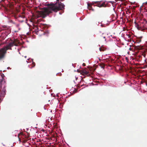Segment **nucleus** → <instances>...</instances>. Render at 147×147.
I'll return each instance as SVG.
<instances>
[{"mask_svg": "<svg viewBox=\"0 0 147 147\" xmlns=\"http://www.w3.org/2000/svg\"><path fill=\"white\" fill-rule=\"evenodd\" d=\"M81 70H77V72H79V73H80V74L81 73Z\"/></svg>", "mask_w": 147, "mask_h": 147, "instance_id": "obj_17", "label": "nucleus"}, {"mask_svg": "<svg viewBox=\"0 0 147 147\" xmlns=\"http://www.w3.org/2000/svg\"><path fill=\"white\" fill-rule=\"evenodd\" d=\"M100 67L102 68H103V69H104V67H105V65H104L103 64V63H101V64H100Z\"/></svg>", "mask_w": 147, "mask_h": 147, "instance_id": "obj_12", "label": "nucleus"}, {"mask_svg": "<svg viewBox=\"0 0 147 147\" xmlns=\"http://www.w3.org/2000/svg\"><path fill=\"white\" fill-rule=\"evenodd\" d=\"M142 55L144 56V57H145V54H144V53H142Z\"/></svg>", "mask_w": 147, "mask_h": 147, "instance_id": "obj_20", "label": "nucleus"}, {"mask_svg": "<svg viewBox=\"0 0 147 147\" xmlns=\"http://www.w3.org/2000/svg\"><path fill=\"white\" fill-rule=\"evenodd\" d=\"M82 65L83 66H86V64L84 63H83V64H82Z\"/></svg>", "mask_w": 147, "mask_h": 147, "instance_id": "obj_18", "label": "nucleus"}, {"mask_svg": "<svg viewBox=\"0 0 147 147\" xmlns=\"http://www.w3.org/2000/svg\"><path fill=\"white\" fill-rule=\"evenodd\" d=\"M106 49V48L103 47H101L99 48V50L100 51H105Z\"/></svg>", "mask_w": 147, "mask_h": 147, "instance_id": "obj_9", "label": "nucleus"}, {"mask_svg": "<svg viewBox=\"0 0 147 147\" xmlns=\"http://www.w3.org/2000/svg\"><path fill=\"white\" fill-rule=\"evenodd\" d=\"M18 135L20 136L24 142H26L27 140L24 139V138H26V137H25V136L22 133L21 134H19Z\"/></svg>", "mask_w": 147, "mask_h": 147, "instance_id": "obj_6", "label": "nucleus"}, {"mask_svg": "<svg viewBox=\"0 0 147 147\" xmlns=\"http://www.w3.org/2000/svg\"><path fill=\"white\" fill-rule=\"evenodd\" d=\"M61 0L62 1V0ZM59 1L57 0L55 3H51L48 4L49 7L47 8H44L42 10L40 11L39 14L40 16L44 18L47 15L52 13V11L57 12L59 10H63L65 9V5Z\"/></svg>", "mask_w": 147, "mask_h": 147, "instance_id": "obj_1", "label": "nucleus"}, {"mask_svg": "<svg viewBox=\"0 0 147 147\" xmlns=\"http://www.w3.org/2000/svg\"><path fill=\"white\" fill-rule=\"evenodd\" d=\"M111 17L113 19V20H115L116 19V18L115 17V16L114 15H113V14L112 15H111Z\"/></svg>", "mask_w": 147, "mask_h": 147, "instance_id": "obj_14", "label": "nucleus"}, {"mask_svg": "<svg viewBox=\"0 0 147 147\" xmlns=\"http://www.w3.org/2000/svg\"><path fill=\"white\" fill-rule=\"evenodd\" d=\"M20 18V20H23L24 18Z\"/></svg>", "mask_w": 147, "mask_h": 147, "instance_id": "obj_19", "label": "nucleus"}, {"mask_svg": "<svg viewBox=\"0 0 147 147\" xmlns=\"http://www.w3.org/2000/svg\"><path fill=\"white\" fill-rule=\"evenodd\" d=\"M142 38V37H141L137 39V40H136V41L138 43H140L141 41V38Z\"/></svg>", "mask_w": 147, "mask_h": 147, "instance_id": "obj_11", "label": "nucleus"}, {"mask_svg": "<svg viewBox=\"0 0 147 147\" xmlns=\"http://www.w3.org/2000/svg\"><path fill=\"white\" fill-rule=\"evenodd\" d=\"M59 74V75L60 76H61V73L59 74Z\"/></svg>", "mask_w": 147, "mask_h": 147, "instance_id": "obj_21", "label": "nucleus"}, {"mask_svg": "<svg viewBox=\"0 0 147 147\" xmlns=\"http://www.w3.org/2000/svg\"><path fill=\"white\" fill-rule=\"evenodd\" d=\"M19 12V10L18 9H16L13 10V13L14 15L15 16V17L16 19H17L20 22H22L24 21V20H20V18H25V16L23 15H18V16H17L16 15Z\"/></svg>", "mask_w": 147, "mask_h": 147, "instance_id": "obj_3", "label": "nucleus"}, {"mask_svg": "<svg viewBox=\"0 0 147 147\" xmlns=\"http://www.w3.org/2000/svg\"><path fill=\"white\" fill-rule=\"evenodd\" d=\"M88 9L90 10H92V11H94V9L92 7L91 5L89 4H88Z\"/></svg>", "mask_w": 147, "mask_h": 147, "instance_id": "obj_10", "label": "nucleus"}, {"mask_svg": "<svg viewBox=\"0 0 147 147\" xmlns=\"http://www.w3.org/2000/svg\"><path fill=\"white\" fill-rule=\"evenodd\" d=\"M136 49H138V50H140L141 49H142V47H139V46H136Z\"/></svg>", "mask_w": 147, "mask_h": 147, "instance_id": "obj_13", "label": "nucleus"}, {"mask_svg": "<svg viewBox=\"0 0 147 147\" xmlns=\"http://www.w3.org/2000/svg\"><path fill=\"white\" fill-rule=\"evenodd\" d=\"M76 79H77V78H76Z\"/></svg>", "mask_w": 147, "mask_h": 147, "instance_id": "obj_23", "label": "nucleus"}, {"mask_svg": "<svg viewBox=\"0 0 147 147\" xmlns=\"http://www.w3.org/2000/svg\"><path fill=\"white\" fill-rule=\"evenodd\" d=\"M81 74L84 76H90L89 72L85 69L81 70Z\"/></svg>", "mask_w": 147, "mask_h": 147, "instance_id": "obj_5", "label": "nucleus"}, {"mask_svg": "<svg viewBox=\"0 0 147 147\" xmlns=\"http://www.w3.org/2000/svg\"><path fill=\"white\" fill-rule=\"evenodd\" d=\"M18 137L19 138V141L20 142H21V140H22V139L20 137V136L19 135H18Z\"/></svg>", "mask_w": 147, "mask_h": 147, "instance_id": "obj_15", "label": "nucleus"}, {"mask_svg": "<svg viewBox=\"0 0 147 147\" xmlns=\"http://www.w3.org/2000/svg\"><path fill=\"white\" fill-rule=\"evenodd\" d=\"M1 79H0V83L1 85V87H2V82H4V81H3V77H4V74H2L1 75Z\"/></svg>", "mask_w": 147, "mask_h": 147, "instance_id": "obj_7", "label": "nucleus"}, {"mask_svg": "<svg viewBox=\"0 0 147 147\" xmlns=\"http://www.w3.org/2000/svg\"><path fill=\"white\" fill-rule=\"evenodd\" d=\"M16 40L10 42L6 46L0 49V60L2 59L5 57V55L8 50H12L11 47L13 45L17 46L18 44L16 43Z\"/></svg>", "mask_w": 147, "mask_h": 147, "instance_id": "obj_2", "label": "nucleus"}, {"mask_svg": "<svg viewBox=\"0 0 147 147\" xmlns=\"http://www.w3.org/2000/svg\"><path fill=\"white\" fill-rule=\"evenodd\" d=\"M2 70H0V71H1Z\"/></svg>", "mask_w": 147, "mask_h": 147, "instance_id": "obj_22", "label": "nucleus"}, {"mask_svg": "<svg viewBox=\"0 0 147 147\" xmlns=\"http://www.w3.org/2000/svg\"><path fill=\"white\" fill-rule=\"evenodd\" d=\"M97 35L98 38L100 41H106V35L105 34L101 32H99L98 33Z\"/></svg>", "mask_w": 147, "mask_h": 147, "instance_id": "obj_4", "label": "nucleus"}, {"mask_svg": "<svg viewBox=\"0 0 147 147\" xmlns=\"http://www.w3.org/2000/svg\"><path fill=\"white\" fill-rule=\"evenodd\" d=\"M97 5L98 7H102L104 6V3H102L101 4H100V2H98L97 3Z\"/></svg>", "mask_w": 147, "mask_h": 147, "instance_id": "obj_8", "label": "nucleus"}, {"mask_svg": "<svg viewBox=\"0 0 147 147\" xmlns=\"http://www.w3.org/2000/svg\"><path fill=\"white\" fill-rule=\"evenodd\" d=\"M35 65V63L34 62H33L32 63V67H34Z\"/></svg>", "mask_w": 147, "mask_h": 147, "instance_id": "obj_16", "label": "nucleus"}]
</instances>
